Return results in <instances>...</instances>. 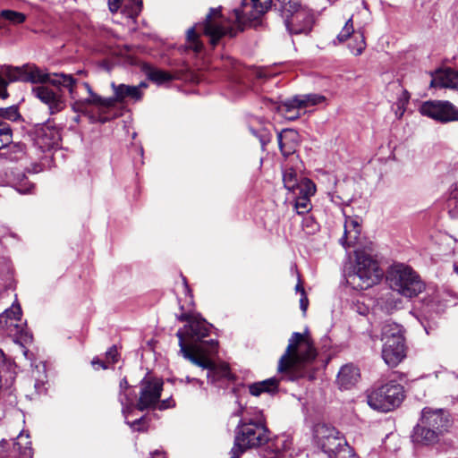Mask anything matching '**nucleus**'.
Listing matches in <instances>:
<instances>
[{
    "label": "nucleus",
    "instance_id": "obj_1",
    "mask_svg": "<svg viewBox=\"0 0 458 458\" xmlns=\"http://www.w3.org/2000/svg\"><path fill=\"white\" fill-rule=\"evenodd\" d=\"M16 81L30 82L32 84H44L48 82L57 88H66L73 102L79 98L75 89L77 81L72 75L55 73L51 76L36 64H26L21 66H2L0 71V98L4 99L8 97L7 86Z\"/></svg>",
    "mask_w": 458,
    "mask_h": 458
},
{
    "label": "nucleus",
    "instance_id": "obj_2",
    "mask_svg": "<svg viewBox=\"0 0 458 458\" xmlns=\"http://www.w3.org/2000/svg\"><path fill=\"white\" fill-rule=\"evenodd\" d=\"M234 414L241 417L235 428L233 442L235 445L246 451L267 445V449L273 453L280 452L279 438L271 439V433L266 425L262 411L257 408L240 407Z\"/></svg>",
    "mask_w": 458,
    "mask_h": 458
},
{
    "label": "nucleus",
    "instance_id": "obj_3",
    "mask_svg": "<svg viewBox=\"0 0 458 458\" xmlns=\"http://www.w3.org/2000/svg\"><path fill=\"white\" fill-rule=\"evenodd\" d=\"M180 321H186L183 328L176 333L179 339L180 353L185 359L188 352L193 357H199L212 349H217L216 340L205 341L210 332L211 325L194 314L183 313L178 317Z\"/></svg>",
    "mask_w": 458,
    "mask_h": 458
},
{
    "label": "nucleus",
    "instance_id": "obj_4",
    "mask_svg": "<svg viewBox=\"0 0 458 458\" xmlns=\"http://www.w3.org/2000/svg\"><path fill=\"white\" fill-rule=\"evenodd\" d=\"M82 86L86 89L89 93V97L84 99H75L72 104V109L75 113L88 114L89 112V106H95L98 108H112L115 106L117 103H124L127 99L132 101H140L142 98V89L147 88V84L144 82L140 83L137 86H131L127 84H116L115 82L111 83V88L114 92V96L110 98H102L101 96L93 92L91 87L88 82H83Z\"/></svg>",
    "mask_w": 458,
    "mask_h": 458
},
{
    "label": "nucleus",
    "instance_id": "obj_5",
    "mask_svg": "<svg viewBox=\"0 0 458 458\" xmlns=\"http://www.w3.org/2000/svg\"><path fill=\"white\" fill-rule=\"evenodd\" d=\"M317 357V351L309 335L293 333L278 362V371L294 377H303V368Z\"/></svg>",
    "mask_w": 458,
    "mask_h": 458
},
{
    "label": "nucleus",
    "instance_id": "obj_6",
    "mask_svg": "<svg viewBox=\"0 0 458 458\" xmlns=\"http://www.w3.org/2000/svg\"><path fill=\"white\" fill-rule=\"evenodd\" d=\"M450 415L443 409L433 410L426 407L421 418L414 427L411 439L417 446H429L437 444L443 434L451 427Z\"/></svg>",
    "mask_w": 458,
    "mask_h": 458
},
{
    "label": "nucleus",
    "instance_id": "obj_7",
    "mask_svg": "<svg viewBox=\"0 0 458 458\" xmlns=\"http://www.w3.org/2000/svg\"><path fill=\"white\" fill-rule=\"evenodd\" d=\"M197 30H202L203 34L209 37L210 43L216 46L219 39L225 35L234 37L236 31L227 23H225L221 15L220 9L211 8L204 22L191 27L187 31V48L199 53L203 48V44L199 40V35Z\"/></svg>",
    "mask_w": 458,
    "mask_h": 458
},
{
    "label": "nucleus",
    "instance_id": "obj_8",
    "mask_svg": "<svg viewBox=\"0 0 458 458\" xmlns=\"http://www.w3.org/2000/svg\"><path fill=\"white\" fill-rule=\"evenodd\" d=\"M276 6L291 35L308 34L311 30L313 16L301 7L299 0H276Z\"/></svg>",
    "mask_w": 458,
    "mask_h": 458
},
{
    "label": "nucleus",
    "instance_id": "obj_9",
    "mask_svg": "<svg viewBox=\"0 0 458 458\" xmlns=\"http://www.w3.org/2000/svg\"><path fill=\"white\" fill-rule=\"evenodd\" d=\"M386 280L393 291L407 298L417 296L425 288L420 276L403 264L393 266L387 273Z\"/></svg>",
    "mask_w": 458,
    "mask_h": 458
},
{
    "label": "nucleus",
    "instance_id": "obj_10",
    "mask_svg": "<svg viewBox=\"0 0 458 458\" xmlns=\"http://www.w3.org/2000/svg\"><path fill=\"white\" fill-rule=\"evenodd\" d=\"M356 264L352 274L348 276L347 281L354 288L366 290L377 284L383 271L379 268L377 260L363 251H355Z\"/></svg>",
    "mask_w": 458,
    "mask_h": 458
},
{
    "label": "nucleus",
    "instance_id": "obj_11",
    "mask_svg": "<svg viewBox=\"0 0 458 458\" xmlns=\"http://www.w3.org/2000/svg\"><path fill=\"white\" fill-rule=\"evenodd\" d=\"M403 396V387L391 382L372 391L368 395V404L376 411L387 412L399 406Z\"/></svg>",
    "mask_w": 458,
    "mask_h": 458
},
{
    "label": "nucleus",
    "instance_id": "obj_12",
    "mask_svg": "<svg viewBox=\"0 0 458 458\" xmlns=\"http://www.w3.org/2000/svg\"><path fill=\"white\" fill-rule=\"evenodd\" d=\"M216 352L217 349H212L199 357H193L186 352L185 359L190 360L192 364L199 366L203 369H207V377L212 383H216L220 380H233V376L232 375L227 364H216L211 360L210 356L216 353Z\"/></svg>",
    "mask_w": 458,
    "mask_h": 458
},
{
    "label": "nucleus",
    "instance_id": "obj_13",
    "mask_svg": "<svg viewBox=\"0 0 458 458\" xmlns=\"http://www.w3.org/2000/svg\"><path fill=\"white\" fill-rule=\"evenodd\" d=\"M314 438L318 447L327 454L329 458H333V455L347 443L335 428L327 424L315 426Z\"/></svg>",
    "mask_w": 458,
    "mask_h": 458
},
{
    "label": "nucleus",
    "instance_id": "obj_14",
    "mask_svg": "<svg viewBox=\"0 0 458 458\" xmlns=\"http://www.w3.org/2000/svg\"><path fill=\"white\" fill-rule=\"evenodd\" d=\"M420 112L442 123L458 121V108L449 101H426L420 106Z\"/></svg>",
    "mask_w": 458,
    "mask_h": 458
},
{
    "label": "nucleus",
    "instance_id": "obj_15",
    "mask_svg": "<svg viewBox=\"0 0 458 458\" xmlns=\"http://www.w3.org/2000/svg\"><path fill=\"white\" fill-rule=\"evenodd\" d=\"M0 328L7 335L27 341L31 338L21 320V309L19 304L13 305L0 315Z\"/></svg>",
    "mask_w": 458,
    "mask_h": 458
},
{
    "label": "nucleus",
    "instance_id": "obj_16",
    "mask_svg": "<svg viewBox=\"0 0 458 458\" xmlns=\"http://www.w3.org/2000/svg\"><path fill=\"white\" fill-rule=\"evenodd\" d=\"M271 0H242L241 8L233 10L232 18L241 28L258 20L270 7Z\"/></svg>",
    "mask_w": 458,
    "mask_h": 458
},
{
    "label": "nucleus",
    "instance_id": "obj_17",
    "mask_svg": "<svg viewBox=\"0 0 458 458\" xmlns=\"http://www.w3.org/2000/svg\"><path fill=\"white\" fill-rule=\"evenodd\" d=\"M325 102H327L326 97L320 94L298 95L281 105H278L270 98H263V104L266 106L277 112H284V110L288 112L292 111V109L307 108Z\"/></svg>",
    "mask_w": 458,
    "mask_h": 458
},
{
    "label": "nucleus",
    "instance_id": "obj_18",
    "mask_svg": "<svg viewBox=\"0 0 458 458\" xmlns=\"http://www.w3.org/2000/svg\"><path fill=\"white\" fill-rule=\"evenodd\" d=\"M163 382L159 379H144L141 382L140 394L136 408L144 411L154 407L161 395Z\"/></svg>",
    "mask_w": 458,
    "mask_h": 458
},
{
    "label": "nucleus",
    "instance_id": "obj_19",
    "mask_svg": "<svg viewBox=\"0 0 458 458\" xmlns=\"http://www.w3.org/2000/svg\"><path fill=\"white\" fill-rule=\"evenodd\" d=\"M405 356L404 338L387 339L384 342L382 358L388 366H397Z\"/></svg>",
    "mask_w": 458,
    "mask_h": 458
},
{
    "label": "nucleus",
    "instance_id": "obj_20",
    "mask_svg": "<svg viewBox=\"0 0 458 458\" xmlns=\"http://www.w3.org/2000/svg\"><path fill=\"white\" fill-rule=\"evenodd\" d=\"M32 93L40 101L48 106L50 114H54L62 111L65 103L61 96L47 86H37L32 89Z\"/></svg>",
    "mask_w": 458,
    "mask_h": 458
},
{
    "label": "nucleus",
    "instance_id": "obj_21",
    "mask_svg": "<svg viewBox=\"0 0 458 458\" xmlns=\"http://www.w3.org/2000/svg\"><path fill=\"white\" fill-rule=\"evenodd\" d=\"M316 192V185L314 182L306 179L299 186V191L295 195L294 208L299 215L306 214L311 209L310 197Z\"/></svg>",
    "mask_w": 458,
    "mask_h": 458
},
{
    "label": "nucleus",
    "instance_id": "obj_22",
    "mask_svg": "<svg viewBox=\"0 0 458 458\" xmlns=\"http://www.w3.org/2000/svg\"><path fill=\"white\" fill-rule=\"evenodd\" d=\"M134 397L135 394L132 389L129 391L119 392V402L122 405V412L126 420V423L129 424L131 428H133L134 430H143L146 425V420L144 417L136 419L131 423L128 421V416L135 407Z\"/></svg>",
    "mask_w": 458,
    "mask_h": 458
},
{
    "label": "nucleus",
    "instance_id": "obj_23",
    "mask_svg": "<svg viewBox=\"0 0 458 458\" xmlns=\"http://www.w3.org/2000/svg\"><path fill=\"white\" fill-rule=\"evenodd\" d=\"M108 7L111 13H121L130 20H135L141 12V0H108Z\"/></svg>",
    "mask_w": 458,
    "mask_h": 458
},
{
    "label": "nucleus",
    "instance_id": "obj_24",
    "mask_svg": "<svg viewBox=\"0 0 458 458\" xmlns=\"http://www.w3.org/2000/svg\"><path fill=\"white\" fill-rule=\"evenodd\" d=\"M361 225L359 221L351 216L346 217L344 222V232L343 237L339 240L344 249L354 246L360 238Z\"/></svg>",
    "mask_w": 458,
    "mask_h": 458
},
{
    "label": "nucleus",
    "instance_id": "obj_25",
    "mask_svg": "<svg viewBox=\"0 0 458 458\" xmlns=\"http://www.w3.org/2000/svg\"><path fill=\"white\" fill-rule=\"evenodd\" d=\"M430 85L432 87L449 88L458 92V71L452 68L438 70Z\"/></svg>",
    "mask_w": 458,
    "mask_h": 458
},
{
    "label": "nucleus",
    "instance_id": "obj_26",
    "mask_svg": "<svg viewBox=\"0 0 458 458\" xmlns=\"http://www.w3.org/2000/svg\"><path fill=\"white\" fill-rule=\"evenodd\" d=\"M272 124L267 121L260 117L252 119L250 123L249 129L252 135L259 140L262 148L264 149L266 145L271 141Z\"/></svg>",
    "mask_w": 458,
    "mask_h": 458
},
{
    "label": "nucleus",
    "instance_id": "obj_27",
    "mask_svg": "<svg viewBox=\"0 0 458 458\" xmlns=\"http://www.w3.org/2000/svg\"><path fill=\"white\" fill-rule=\"evenodd\" d=\"M59 140L60 137L57 131L49 128H43L37 131L34 144L41 151L45 152L58 146Z\"/></svg>",
    "mask_w": 458,
    "mask_h": 458
},
{
    "label": "nucleus",
    "instance_id": "obj_28",
    "mask_svg": "<svg viewBox=\"0 0 458 458\" xmlns=\"http://www.w3.org/2000/svg\"><path fill=\"white\" fill-rule=\"evenodd\" d=\"M298 138V132L294 130H283L277 134L279 148L284 156H290L296 151Z\"/></svg>",
    "mask_w": 458,
    "mask_h": 458
},
{
    "label": "nucleus",
    "instance_id": "obj_29",
    "mask_svg": "<svg viewBox=\"0 0 458 458\" xmlns=\"http://www.w3.org/2000/svg\"><path fill=\"white\" fill-rule=\"evenodd\" d=\"M359 378V369L352 364H346L338 372L336 381L341 388L349 389L358 382Z\"/></svg>",
    "mask_w": 458,
    "mask_h": 458
},
{
    "label": "nucleus",
    "instance_id": "obj_30",
    "mask_svg": "<svg viewBox=\"0 0 458 458\" xmlns=\"http://www.w3.org/2000/svg\"><path fill=\"white\" fill-rule=\"evenodd\" d=\"M26 154V146L21 142H13L12 140L10 143L0 149V159L17 162L22 159Z\"/></svg>",
    "mask_w": 458,
    "mask_h": 458
},
{
    "label": "nucleus",
    "instance_id": "obj_31",
    "mask_svg": "<svg viewBox=\"0 0 458 458\" xmlns=\"http://www.w3.org/2000/svg\"><path fill=\"white\" fill-rule=\"evenodd\" d=\"M13 450L19 454V458H32L33 451L29 433L21 431L13 443Z\"/></svg>",
    "mask_w": 458,
    "mask_h": 458
},
{
    "label": "nucleus",
    "instance_id": "obj_32",
    "mask_svg": "<svg viewBox=\"0 0 458 458\" xmlns=\"http://www.w3.org/2000/svg\"><path fill=\"white\" fill-rule=\"evenodd\" d=\"M279 380L276 377H270L268 379L256 382L249 386L250 394L259 396L262 393H273L277 390Z\"/></svg>",
    "mask_w": 458,
    "mask_h": 458
},
{
    "label": "nucleus",
    "instance_id": "obj_33",
    "mask_svg": "<svg viewBox=\"0 0 458 458\" xmlns=\"http://www.w3.org/2000/svg\"><path fill=\"white\" fill-rule=\"evenodd\" d=\"M143 71L147 77L157 84H163L174 79V76L171 73L149 64H145Z\"/></svg>",
    "mask_w": 458,
    "mask_h": 458
},
{
    "label": "nucleus",
    "instance_id": "obj_34",
    "mask_svg": "<svg viewBox=\"0 0 458 458\" xmlns=\"http://www.w3.org/2000/svg\"><path fill=\"white\" fill-rule=\"evenodd\" d=\"M307 178L299 179L297 173L293 168L285 169L283 174L284 185L288 191H293V193H296L299 191V186Z\"/></svg>",
    "mask_w": 458,
    "mask_h": 458
},
{
    "label": "nucleus",
    "instance_id": "obj_35",
    "mask_svg": "<svg viewBox=\"0 0 458 458\" xmlns=\"http://www.w3.org/2000/svg\"><path fill=\"white\" fill-rule=\"evenodd\" d=\"M383 340L404 338L402 326L396 323L386 324L382 328Z\"/></svg>",
    "mask_w": 458,
    "mask_h": 458
},
{
    "label": "nucleus",
    "instance_id": "obj_36",
    "mask_svg": "<svg viewBox=\"0 0 458 458\" xmlns=\"http://www.w3.org/2000/svg\"><path fill=\"white\" fill-rule=\"evenodd\" d=\"M348 47L355 55H360L362 54L366 47V42L364 36L360 31H357L353 34L352 39L348 43Z\"/></svg>",
    "mask_w": 458,
    "mask_h": 458
},
{
    "label": "nucleus",
    "instance_id": "obj_37",
    "mask_svg": "<svg viewBox=\"0 0 458 458\" xmlns=\"http://www.w3.org/2000/svg\"><path fill=\"white\" fill-rule=\"evenodd\" d=\"M410 100V94L407 90L402 89V94L393 106L394 114L397 119H401L406 110V106Z\"/></svg>",
    "mask_w": 458,
    "mask_h": 458
},
{
    "label": "nucleus",
    "instance_id": "obj_38",
    "mask_svg": "<svg viewBox=\"0 0 458 458\" xmlns=\"http://www.w3.org/2000/svg\"><path fill=\"white\" fill-rule=\"evenodd\" d=\"M0 17L6 21H9L13 24H20L25 21L26 16L24 13L12 11V10H4L0 13Z\"/></svg>",
    "mask_w": 458,
    "mask_h": 458
},
{
    "label": "nucleus",
    "instance_id": "obj_39",
    "mask_svg": "<svg viewBox=\"0 0 458 458\" xmlns=\"http://www.w3.org/2000/svg\"><path fill=\"white\" fill-rule=\"evenodd\" d=\"M13 139V130L8 123L0 121V149L10 143Z\"/></svg>",
    "mask_w": 458,
    "mask_h": 458
},
{
    "label": "nucleus",
    "instance_id": "obj_40",
    "mask_svg": "<svg viewBox=\"0 0 458 458\" xmlns=\"http://www.w3.org/2000/svg\"><path fill=\"white\" fill-rule=\"evenodd\" d=\"M356 32L357 31H355L354 29H353L352 20L349 19L345 22V24H344V28L342 29L341 32L338 34L337 39H338L339 42H344L347 39L351 40L352 37Z\"/></svg>",
    "mask_w": 458,
    "mask_h": 458
},
{
    "label": "nucleus",
    "instance_id": "obj_41",
    "mask_svg": "<svg viewBox=\"0 0 458 458\" xmlns=\"http://www.w3.org/2000/svg\"><path fill=\"white\" fill-rule=\"evenodd\" d=\"M333 458H359V457L354 454L353 450L346 443L345 445H344V446L341 448V450L337 451L333 455Z\"/></svg>",
    "mask_w": 458,
    "mask_h": 458
},
{
    "label": "nucleus",
    "instance_id": "obj_42",
    "mask_svg": "<svg viewBox=\"0 0 458 458\" xmlns=\"http://www.w3.org/2000/svg\"><path fill=\"white\" fill-rule=\"evenodd\" d=\"M106 364L115 363L118 360V352L116 347L114 345L108 349L106 352Z\"/></svg>",
    "mask_w": 458,
    "mask_h": 458
},
{
    "label": "nucleus",
    "instance_id": "obj_43",
    "mask_svg": "<svg viewBox=\"0 0 458 458\" xmlns=\"http://www.w3.org/2000/svg\"><path fill=\"white\" fill-rule=\"evenodd\" d=\"M0 115L8 119H16L19 114L16 108L10 107L7 109H0Z\"/></svg>",
    "mask_w": 458,
    "mask_h": 458
},
{
    "label": "nucleus",
    "instance_id": "obj_44",
    "mask_svg": "<svg viewBox=\"0 0 458 458\" xmlns=\"http://www.w3.org/2000/svg\"><path fill=\"white\" fill-rule=\"evenodd\" d=\"M302 225L303 227L310 228V230L308 231L309 233L316 231L318 227L317 223L310 216H307L303 219Z\"/></svg>",
    "mask_w": 458,
    "mask_h": 458
},
{
    "label": "nucleus",
    "instance_id": "obj_45",
    "mask_svg": "<svg viewBox=\"0 0 458 458\" xmlns=\"http://www.w3.org/2000/svg\"><path fill=\"white\" fill-rule=\"evenodd\" d=\"M280 113L284 114L288 120H295L300 116L299 109H292V111L288 112L284 110V112Z\"/></svg>",
    "mask_w": 458,
    "mask_h": 458
},
{
    "label": "nucleus",
    "instance_id": "obj_46",
    "mask_svg": "<svg viewBox=\"0 0 458 458\" xmlns=\"http://www.w3.org/2000/svg\"><path fill=\"white\" fill-rule=\"evenodd\" d=\"M308 306H309L308 297L306 295V293L302 292V295H301V299H300V308L303 313L306 312Z\"/></svg>",
    "mask_w": 458,
    "mask_h": 458
},
{
    "label": "nucleus",
    "instance_id": "obj_47",
    "mask_svg": "<svg viewBox=\"0 0 458 458\" xmlns=\"http://www.w3.org/2000/svg\"><path fill=\"white\" fill-rule=\"evenodd\" d=\"M91 365L98 369V368H96L98 365V367L102 368L103 369H106L108 368V365L106 364V361L101 360L98 357L93 358L91 360Z\"/></svg>",
    "mask_w": 458,
    "mask_h": 458
},
{
    "label": "nucleus",
    "instance_id": "obj_48",
    "mask_svg": "<svg viewBox=\"0 0 458 458\" xmlns=\"http://www.w3.org/2000/svg\"><path fill=\"white\" fill-rule=\"evenodd\" d=\"M245 451L239 446L235 445L233 444V448L231 449L230 454L231 458H240V456L244 453Z\"/></svg>",
    "mask_w": 458,
    "mask_h": 458
},
{
    "label": "nucleus",
    "instance_id": "obj_49",
    "mask_svg": "<svg viewBox=\"0 0 458 458\" xmlns=\"http://www.w3.org/2000/svg\"><path fill=\"white\" fill-rule=\"evenodd\" d=\"M119 388H120V391L119 392H124V391H129V390H131V386L129 385L126 377H123L121 381H120V385H119Z\"/></svg>",
    "mask_w": 458,
    "mask_h": 458
},
{
    "label": "nucleus",
    "instance_id": "obj_50",
    "mask_svg": "<svg viewBox=\"0 0 458 458\" xmlns=\"http://www.w3.org/2000/svg\"><path fill=\"white\" fill-rule=\"evenodd\" d=\"M225 62H226V64H225V66L230 65L236 72L239 71L240 64L236 61H234L232 58H227Z\"/></svg>",
    "mask_w": 458,
    "mask_h": 458
},
{
    "label": "nucleus",
    "instance_id": "obj_51",
    "mask_svg": "<svg viewBox=\"0 0 458 458\" xmlns=\"http://www.w3.org/2000/svg\"><path fill=\"white\" fill-rule=\"evenodd\" d=\"M172 402H173L172 399H166V400L162 401L158 404V409L159 410H165V409L171 407L172 406Z\"/></svg>",
    "mask_w": 458,
    "mask_h": 458
},
{
    "label": "nucleus",
    "instance_id": "obj_52",
    "mask_svg": "<svg viewBox=\"0 0 458 458\" xmlns=\"http://www.w3.org/2000/svg\"><path fill=\"white\" fill-rule=\"evenodd\" d=\"M151 458H166V456L164 452L156 450L153 453H151Z\"/></svg>",
    "mask_w": 458,
    "mask_h": 458
},
{
    "label": "nucleus",
    "instance_id": "obj_53",
    "mask_svg": "<svg viewBox=\"0 0 458 458\" xmlns=\"http://www.w3.org/2000/svg\"><path fill=\"white\" fill-rule=\"evenodd\" d=\"M33 188V184H30L28 187L23 188L22 185H20L18 191L21 193H30L31 192V189Z\"/></svg>",
    "mask_w": 458,
    "mask_h": 458
},
{
    "label": "nucleus",
    "instance_id": "obj_54",
    "mask_svg": "<svg viewBox=\"0 0 458 458\" xmlns=\"http://www.w3.org/2000/svg\"><path fill=\"white\" fill-rule=\"evenodd\" d=\"M186 381H187L188 383H196V384H198V385H199V386H202V385H203V382H202V381H200L199 379L195 378V377H189V376H188V377H186Z\"/></svg>",
    "mask_w": 458,
    "mask_h": 458
},
{
    "label": "nucleus",
    "instance_id": "obj_55",
    "mask_svg": "<svg viewBox=\"0 0 458 458\" xmlns=\"http://www.w3.org/2000/svg\"><path fill=\"white\" fill-rule=\"evenodd\" d=\"M295 290H296V292H300L301 295H302V292H305L300 279L298 280V284L295 286Z\"/></svg>",
    "mask_w": 458,
    "mask_h": 458
},
{
    "label": "nucleus",
    "instance_id": "obj_56",
    "mask_svg": "<svg viewBox=\"0 0 458 458\" xmlns=\"http://www.w3.org/2000/svg\"><path fill=\"white\" fill-rule=\"evenodd\" d=\"M4 354L3 351L0 349V366L4 364Z\"/></svg>",
    "mask_w": 458,
    "mask_h": 458
},
{
    "label": "nucleus",
    "instance_id": "obj_57",
    "mask_svg": "<svg viewBox=\"0 0 458 458\" xmlns=\"http://www.w3.org/2000/svg\"><path fill=\"white\" fill-rule=\"evenodd\" d=\"M31 171H32L33 173H38V172L40 171V167H39V165H37V164H35V165H33V168H32V170H31Z\"/></svg>",
    "mask_w": 458,
    "mask_h": 458
},
{
    "label": "nucleus",
    "instance_id": "obj_58",
    "mask_svg": "<svg viewBox=\"0 0 458 458\" xmlns=\"http://www.w3.org/2000/svg\"><path fill=\"white\" fill-rule=\"evenodd\" d=\"M44 382L42 380H37L35 383V387L38 388L39 386H43Z\"/></svg>",
    "mask_w": 458,
    "mask_h": 458
},
{
    "label": "nucleus",
    "instance_id": "obj_59",
    "mask_svg": "<svg viewBox=\"0 0 458 458\" xmlns=\"http://www.w3.org/2000/svg\"><path fill=\"white\" fill-rule=\"evenodd\" d=\"M184 288H185V291H186V292H189V291H190V290H189V286H188V284H186V282H185V281H184Z\"/></svg>",
    "mask_w": 458,
    "mask_h": 458
},
{
    "label": "nucleus",
    "instance_id": "obj_60",
    "mask_svg": "<svg viewBox=\"0 0 458 458\" xmlns=\"http://www.w3.org/2000/svg\"><path fill=\"white\" fill-rule=\"evenodd\" d=\"M401 304V301H395L394 302V308H398V306Z\"/></svg>",
    "mask_w": 458,
    "mask_h": 458
},
{
    "label": "nucleus",
    "instance_id": "obj_61",
    "mask_svg": "<svg viewBox=\"0 0 458 458\" xmlns=\"http://www.w3.org/2000/svg\"><path fill=\"white\" fill-rule=\"evenodd\" d=\"M454 271H455V272L457 273V275H458V265H456V264H455V265L454 266Z\"/></svg>",
    "mask_w": 458,
    "mask_h": 458
},
{
    "label": "nucleus",
    "instance_id": "obj_62",
    "mask_svg": "<svg viewBox=\"0 0 458 458\" xmlns=\"http://www.w3.org/2000/svg\"><path fill=\"white\" fill-rule=\"evenodd\" d=\"M3 444H6V441L3 440L2 442H0V445Z\"/></svg>",
    "mask_w": 458,
    "mask_h": 458
}]
</instances>
